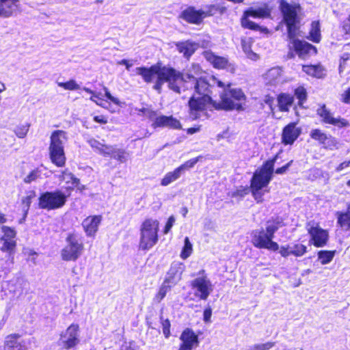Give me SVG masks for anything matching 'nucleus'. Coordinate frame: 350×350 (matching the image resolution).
Instances as JSON below:
<instances>
[{"instance_id": "7c9ffc66", "label": "nucleus", "mask_w": 350, "mask_h": 350, "mask_svg": "<svg viewBox=\"0 0 350 350\" xmlns=\"http://www.w3.org/2000/svg\"><path fill=\"white\" fill-rule=\"evenodd\" d=\"M339 72L341 76L347 77L350 79V55L345 54L341 58Z\"/></svg>"}, {"instance_id": "a211bd4d", "label": "nucleus", "mask_w": 350, "mask_h": 350, "mask_svg": "<svg viewBox=\"0 0 350 350\" xmlns=\"http://www.w3.org/2000/svg\"><path fill=\"white\" fill-rule=\"evenodd\" d=\"M250 16L258 18L256 9L250 8L244 12L243 16L241 19V23L243 27L254 31H259L265 33H267L269 32L267 28L260 27L253 21H250L249 19Z\"/></svg>"}, {"instance_id": "9b49d317", "label": "nucleus", "mask_w": 350, "mask_h": 350, "mask_svg": "<svg viewBox=\"0 0 350 350\" xmlns=\"http://www.w3.org/2000/svg\"><path fill=\"white\" fill-rule=\"evenodd\" d=\"M0 229L2 233V234H0V243H1L0 250L11 254L14 252L16 246L15 240L16 232L14 228L7 226H2Z\"/></svg>"}, {"instance_id": "473e14b6", "label": "nucleus", "mask_w": 350, "mask_h": 350, "mask_svg": "<svg viewBox=\"0 0 350 350\" xmlns=\"http://www.w3.org/2000/svg\"><path fill=\"white\" fill-rule=\"evenodd\" d=\"M302 69L306 74L314 77L321 78L324 75V69L321 66H303Z\"/></svg>"}, {"instance_id": "8fccbe9b", "label": "nucleus", "mask_w": 350, "mask_h": 350, "mask_svg": "<svg viewBox=\"0 0 350 350\" xmlns=\"http://www.w3.org/2000/svg\"><path fill=\"white\" fill-rule=\"evenodd\" d=\"M59 87L63 88L67 90H75L80 88L79 85L76 83L75 80H70L67 82H57Z\"/></svg>"}, {"instance_id": "39448f33", "label": "nucleus", "mask_w": 350, "mask_h": 350, "mask_svg": "<svg viewBox=\"0 0 350 350\" xmlns=\"http://www.w3.org/2000/svg\"><path fill=\"white\" fill-rule=\"evenodd\" d=\"M67 245L61 251V257L65 261H75L84 250L81 240L75 234H70L66 238Z\"/></svg>"}, {"instance_id": "1a4fd4ad", "label": "nucleus", "mask_w": 350, "mask_h": 350, "mask_svg": "<svg viewBox=\"0 0 350 350\" xmlns=\"http://www.w3.org/2000/svg\"><path fill=\"white\" fill-rule=\"evenodd\" d=\"M273 239L263 228L255 230L252 232V243L254 246L259 249L278 250L279 245L273 241Z\"/></svg>"}, {"instance_id": "37998d69", "label": "nucleus", "mask_w": 350, "mask_h": 350, "mask_svg": "<svg viewBox=\"0 0 350 350\" xmlns=\"http://www.w3.org/2000/svg\"><path fill=\"white\" fill-rule=\"evenodd\" d=\"M323 145L325 148L331 150H337L339 148V143L338 140L331 135H328L327 137V139L325 140Z\"/></svg>"}, {"instance_id": "49530a36", "label": "nucleus", "mask_w": 350, "mask_h": 350, "mask_svg": "<svg viewBox=\"0 0 350 350\" xmlns=\"http://www.w3.org/2000/svg\"><path fill=\"white\" fill-rule=\"evenodd\" d=\"M248 187L240 186L235 191L229 193V196L232 198H243L249 193Z\"/></svg>"}, {"instance_id": "3c124183", "label": "nucleus", "mask_w": 350, "mask_h": 350, "mask_svg": "<svg viewBox=\"0 0 350 350\" xmlns=\"http://www.w3.org/2000/svg\"><path fill=\"white\" fill-rule=\"evenodd\" d=\"M198 161V158H193L192 159L188 160L185 162L183 164L180 165L178 167V170L180 171L182 174L185 173L186 170H188L192 168Z\"/></svg>"}, {"instance_id": "f3484780", "label": "nucleus", "mask_w": 350, "mask_h": 350, "mask_svg": "<svg viewBox=\"0 0 350 350\" xmlns=\"http://www.w3.org/2000/svg\"><path fill=\"white\" fill-rule=\"evenodd\" d=\"M181 345L178 350H191L198 346V336L189 328H186L180 334Z\"/></svg>"}, {"instance_id": "4468645a", "label": "nucleus", "mask_w": 350, "mask_h": 350, "mask_svg": "<svg viewBox=\"0 0 350 350\" xmlns=\"http://www.w3.org/2000/svg\"><path fill=\"white\" fill-rule=\"evenodd\" d=\"M290 42L288 43L289 50H294L301 58H305L307 55L316 54L317 49L312 44L296 39V37L288 38Z\"/></svg>"}, {"instance_id": "09e8293b", "label": "nucleus", "mask_w": 350, "mask_h": 350, "mask_svg": "<svg viewBox=\"0 0 350 350\" xmlns=\"http://www.w3.org/2000/svg\"><path fill=\"white\" fill-rule=\"evenodd\" d=\"M327 136L328 135L319 129H313L310 133V137L313 139L319 141L322 144L327 139Z\"/></svg>"}, {"instance_id": "6e6d98bb", "label": "nucleus", "mask_w": 350, "mask_h": 350, "mask_svg": "<svg viewBox=\"0 0 350 350\" xmlns=\"http://www.w3.org/2000/svg\"><path fill=\"white\" fill-rule=\"evenodd\" d=\"M258 18H269L271 15V11L267 6H263L256 9Z\"/></svg>"}, {"instance_id": "e433bc0d", "label": "nucleus", "mask_w": 350, "mask_h": 350, "mask_svg": "<svg viewBox=\"0 0 350 350\" xmlns=\"http://www.w3.org/2000/svg\"><path fill=\"white\" fill-rule=\"evenodd\" d=\"M318 259L322 265L329 263L334 258L335 251L322 250L318 252Z\"/></svg>"}, {"instance_id": "c756f323", "label": "nucleus", "mask_w": 350, "mask_h": 350, "mask_svg": "<svg viewBox=\"0 0 350 350\" xmlns=\"http://www.w3.org/2000/svg\"><path fill=\"white\" fill-rule=\"evenodd\" d=\"M293 97L289 94H281L278 98V107L280 111H287L293 103Z\"/></svg>"}, {"instance_id": "4c0bfd02", "label": "nucleus", "mask_w": 350, "mask_h": 350, "mask_svg": "<svg viewBox=\"0 0 350 350\" xmlns=\"http://www.w3.org/2000/svg\"><path fill=\"white\" fill-rule=\"evenodd\" d=\"M310 39L314 42H319L321 40L320 26L317 21H313L311 24Z\"/></svg>"}, {"instance_id": "f704fd0d", "label": "nucleus", "mask_w": 350, "mask_h": 350, "mask_svg": "<svg viewBox=\"0 0 350 350\" xmlns=\"http://www.w3.org/2000/svg\"><path fill=\"white\" fill-rule=\"evenodd\" d=\"M6 350H27V348L17 342L14 336H9L5 340Z\"/></svg>"}, {"instance_id": "7ed1b4c3", "label": "nucleus", "mask_w": 350, "mask_h": 350, "mask_svg": "<svg viewBox=\"0 0 350 350\" xmlns=\"http://www.w3.org/2000/svg\"><path fill=\"white\" fill-rule=\"evenodd\" d=\"M159 222L158 220L148 218L145 219L139 227V249L149 250L158 242Z\"/></svg>"}, {"instance_id": "ddd939ff", "label": "nucleus", "mask_w": 350, "mask_h": 350, "mask_svg": "<svg viewBox=\"0 0 350 350\" xmlns=\"http://www.w3.org/2000/svg\"><path fill=\"white\" fill-rule=\"evenodd\" d=\"M317 114L321 118V121L325 124H329L339 128L347 127L349 122L346 119L340 116L334 117L333 113L328 109L325 105H322L317 110Z\"/></svg>"}, {"instance_id": "c9c22d12", "label": "nucleus", "mask_w": 350, "mask_h": 350, "mask_svg": "<svg viewBox=\"0 0 350 350\" xmlns=\"http://www.w3.org/2000/svg\"><path fill=\"white\" fill-rule=\"evenodd\" d=\"M226 10H227V8L222 5L213 4V5H207L206 7V10L204 11L206 13V16L207 17V16H213L216 13L222 14L225 13L226 12Z\"/></svg>"}, {"instance_id": "a878e982", "label": "nucleus", "mask_w": 350, "mask_h": 350, "mask_svg": "<svg viewBox=\"0 0 350 350\" xmlns=\"http://www.w3.org/2000/svg\"><path fill=\"white\" fill-rule=\"evenodd\" d=\"M17 0H1L0 16H10L17 10Z\"/></svg>"}, {"instance_id": "f03ea898", "label": "nucleus", "mask_w": 350, "mask_h": 350, "mask_svg": "<svg viewBox=\"0 0 350 350\" xmlns=\"http://www.w3.org/2000/svg\"><path fill=\"white\" fill-rule=\"evenodd\" d=\"M274 160L267 161L264 165L257 170L251 180V191L257 202L263 201L262 196L269 190L264 189L272 179Z\"/></svg>"}, {"instance_id": "603ef678", "label": "nucleus", "mask_w": 350, "mask_h": 350, "mask_svg": "<svg viewBox=\"0 0 350 350\" xmlns=\"http://www.w3.org/2000/svg\"><path fill=\"white\" fill-rule=\"evenodd\" d=\"M40 177V171L38 169H35L30 172L23 179L25 183H31Z\"/></svg>"}, {"instance_id": "a19ab883", "label": "nucleus", "mask_w": 350, "mask_h": 350, "mask_svg": "<svg viewBox=\"0 0 350 350\" xmlns=\"http://www.w3.org/2000/svg\"><path fill=\"white\" fill-rule=\"evenodd\" d=\"M111 157L120 163H125L128 160V153L124 150L116 147Z\"/></svg>"}, {"instance_id": "774afa93", "label": "nucleus", "mask_w": 350, "mask_h": 350, "mask_svg": "<svg viewBox=\"0 0 350 350\" xmlns=\"http://www.w3.org/2000/svg\"><path fill=\"white\" fill-rule=\"evenodd\" d=\"M94 120L95 122L101 123V124H106L107 122V120L103 116H94Z\"/></svg>"}, {"instance_id": "bf43d9fd", "label": "nucleus", "mask_w": 350, "mask_h": 350, "mask_svg": "<svg viewBox=\"0 0 350 350\" xmlns=\"http://www.w3.org/2000/svg\"><path fill=\"white\" fill-rule=\"evenodd\" d=\"M104 90H105V96L109 100H110L112 103H113L114 104H116L117 105H120V101L119 100V99L118 98L113 96L110 94L109 91L108 90V89L107 88L105 87Z\"/></svg>"}, {"instance_id": "69168bd1", "label": "nucleus", "mask_w": 350, "mask_h": 350, "mask_svg": "<svg viewBox=\"0 0 350 350\" xmlns=\"http://www.w3.org/2000/svg\"><path fill=\"white\" fill-rule=\"evenodd\" d=\"M291 163H292V161L288 163L286 165H285L281 167L278 168L275 170V173L279 174L285 173L286 172V170H288V168L289 167V166L291 165Z\"/></svg>"}, {"instance_id": "0e129e2a", "label": "nucleus", "mask_w": 350, "mask_h": 350, "mask_svg": "<svg viewBox=\"0 0 350 350\" xmlns=\"http://www.w3.org/2000/svg\"><path fill=\"white\" fill-rule=\"evenodd\" d=\"M212 314V310L210 308H206L204 311V321L205 322H209Z\"/></svg>"}, {"instance_id": "4be33fe9", "label": "nucleus", "mask_w": 350, "mask_h": 350, "mask_svg": "<svg viewBox=\"0 0 350 350\" xmlns=\"http://www.w3.org/2000/svg\"><path fill=\"white\" fill-rule=\"evenodd\" d=\"M152 126L156 127H168L171 129H180L181 124L177 119L172 116H161L157 117L152 123Z\"/></svg>"}, {"instance_id": "412c9836", "label": "nucleus", "mask_w": 350, "mask_h": 350, "mask_svg": "<svg viewBox=\"0 0 350 350\" xmlns=\"http://www.w3.org/2000/svg\"><path fill=\"white\" fill-rule=\"evenodd\" d=\"M68 134L63 130L54 131L50 137L49 148L61 149L64 148V145L68 141Z\"/></svg>"}, {"instance_id": "4d7b16f0", "label": "nucleus", "mask_w": 350, "mask_h": 350, "mask_svg": "<svg viewBox=\"0 0 350 350\" xmlns=\"http://www.w3.org/2000/svg\"><path fill=\"white\" fill-rule=\"evenodd\" d=\"M340 100L343 103L350 105V88L340 94Z\"/></svg>"}, {"instance_id": "2f4dec72", "label": "nucleus", "mask_w": 350, "mask_h": 350, "mask_svg": "<svg viewBox=\"0 0 350 350\" xmlns=\"http://www.w3.org/2000/svg\"><path fill=\"white\" fill-rule=\"evenodd\" d=\"M182 175L180 171L176 167L174 170L167 172L161 180V185L164 187L167 186L178 180Z\"/></svg>"}, {"instance_id": "2eb2a0df", "label": "nucleus", "mask_w": 350, "mask_h": 350, "mask_svg": "<svg viewBox=\"0 0 350 350\" xmlns=\"http://www.w3.org/2000/svg\"><path fill=\"white\" fill-rule=\"evenodd\" d=\"M169 276L165 280L159 288V292L155 295V301L159 303L166 295L167 293L171 289L178 281L180 280L181 272L178 273L174 267L170 269Z\"/></svg>"}, {"instance_id": "aec40b11", "label": "nucleus", "mask_w": 350, "mask_h": 350, "mask_svg": "<svg viewBox=\"0 0 350 350\" xmlns=\"http://www.w3.org/2000/svg\"><path fill=\"white\" fill-rule=\"evenodd\" d=\"M301 133V130L296 127V124L293 122L286 126L282 132V142L285 144H292Z\"/></svg>"}, {"instance_id": "5701e85b", "label": "nucleus", "mask_w": 350, "mask_h": 350, "mask_svg": "<svg viewBox=\"0 0 350 350\" xmlns=\"http://www.w3.org/2000/svg\"><path fill=\"white\" fill-rule=\"evenodd\" d=\"M203 55L204 58L216 68H226L229 65L227 58L217 56L210 51H204L203 53Z\"/></svg>"}, {"instance_id": "cd10ccee", "label": "nucleus", "mask_w": 350, "mask_h": 350, "mask_svg": "<svg viewBox=\"0 0 350 350\" xmlns=\"http://www.w3.org/2000/svg\"><path fill=\"white\" fill-rule=\"evenodd\" d=\"M253 43L254 41L251 38H243L241 39V47L243 52L249 59L256 61L258 59L259 56L252 50Z\"/></svg>"}, {"instance_id": "ea45409f", "label": "nucleus", "mask_w": 350, "mask_h": 350, "mask_svg": "<svg viewBox=\"0 0 350 350\" xmlns=\"http://www.w3.org/2000/svg\"><path fill=\"white\" fill-rule=\"evenodd\" d=\"M292 255L301 256L307 252V247L304 245L297 243L290 245Z\"/></svg>"}, {"instance_id": "6ab92c4d", "label": "nucleus", "mask_w": 350, "mask_h": 350, "mask_svg": "<svg viewBox=\"0 0 350 350\" xmlns=\"http://www.w3.org/2000/svg\"><path fill=\"white\" fill-rule=\"evenodd\" d=\"M101 221V215L89 216L85 218L82 222V226L86 235L88 237H94L98 231Z\"/></svg>"}, {"instance_id": "79ce46f5", "label": "nucleus", "mask_w": 350, "mask_h": 350, "mask_svg": "<svg viewBox=\"0 0 350 350\" xmlns=\"http://www.w3.org/2000/svg\"><path fill=\"white\" fill-rule=\"evenodd\" d=\"M59 178L61 180L64 181L66 183H72L75 185L79 183V179L76 178L71 172H69L67 170L62 172Z\"/></svg>"}, {"instance_id": "b1692460", "label": "nucleus", "mask_w": 350, "mask_h": 350, "mask_svg": "<svg viewBox=\"0 0 350 350\" xmlns=\"http://www.w3.org/2000/svg\"><path fill=\"white\" fill-rule=\"evenodd\" d=\"M175 45L178 51L183 53V56L187 59H189L198 47V44L189 40L176 42Z\"/></svg>"}, {"instance_id": "20e7f679", "label": "nucleus", "mask_w": 350, "mask_h": 350, "mask_svg": "<svg viewBox=\"0 0 350 350\" xmlns=\"http://www.w3.org/2000/svg\"><path fill=\"white\" fill-rule=\"evenodd\" d=\"M280 7L283 14L284 20L288 27V38L297 37L301 21V7L297 3H288L281 0Z\"/></svg>"}, {"instance_id": "c85d7f7f", "label": "nucleus", "mask_w": 350, "mask_h": 350, "mask_svg": "<svg viewBox=\"0 0 350 350\" xmlns=\"http://www.w3.org/2000/svg\"><path fill=\"white\" fill-rule=\"evenodd\" d=\"M282 70L278 67L269 69L264 75L266 82L271 85H275L280 81Z\"/></svg>"}, {"instance_id": "bb28decb", "label": "nucleus", "mask_w": 350, "mask_h": 350, "mask_svg": "<svg viewBox=\"0 0 350 350\" xmlns=\"http://www.w3.org/2000/svg\"><path fill=\"white\" fill-rule=\"evenodd\" d=\"M338 225L344 230H350V203L347 207L346 211H338L336 213Z\"/></svg>"}, {"instance_id": "e2e57ef3", "label": "nucleus", "mask_w": 350, "mask_h": 350, "mask_svg": "<svg viewBox=\"0 0 350 350\" xmlns=\"http://www.w3.org/2000/svg\"><path fill=\"white\" fill-rule=\"evenodd\" d=\"M349 166H350V161H344L337 166V167L336 168V172H341L343 170L347 168Z\"/></svg>"}, {"instance_id": "72a5a7b5", "label": "nucleus", "mask_w": 350, "mask_h": 350, "mask_svg": "<svg viewBox=\"0 0 350 350\" xmlns=\"http://www.w3.org/2000/svg\"><path fill=\"white\" fill-rule=\"evenodd\" d=\"M282 226L283 223L279 219L269 220L266 223L265 231L273 238L274 233Z\"/></svg>"}, {"instance_id": "58836bf2", "label": "nucleus", "mask_w": 350, "mask_h": 350, "mask_svg": "<svg viewBox=\"0 0 350 350\" xmlns=\"http://www.w3.org/2000/svg\"><path fill=\"white\" fill-rule=\"evenodd\" d=\"M226 89L230 96L234 100V102H242L245 100V96L241 89H230V88H226Z\"/></svg>"}, {"instance_id": "423d86ee", "label": "nucleus", "mask_w": 350, "mask_h": 350, "mask_svg": "<svg viewBox=\"0 0 350 350\" xmlns=\"http://www.w3.org/2000/svg\"><path fill=\"white\" fill-rule=\"evenodd\" d=\"M212 85H217V87L223 88L224 92L221 94V100L219 103L213 102V100L210 105L213 103V105L217 109H222L226 110H230L236 109L237 110H242L243 107L241 103L234 102V100L230 96L229 93L227 92L226 88H230V83H224L215 77H212Z\"/></svg>"}, {"instance_id": "052dcab7", "label": "nucleus", "mask_w": 350, "mask_h": 350, "mask_svg": "<svg viewBox=\"0 0 350 350\" xmlns=\"http://www.w3.org/2000/svg\"><path fill=\"white\" fill-rule=\"evenodd\" d=\"M280 254L282 256L286 258L291 255L290 245L287 246H282L280 250Z\"/></svg>"}, {"instance_id": "6e6552de", "label": "nucleus", "mask_w": 350, "mask_h": 350, "mask_svg": "<svg viewBox=\"0 0 350 350\" xmlns=\"http://www.w3.org/2000/svg\"><path fill=\"white\" fill-rule=\"evenodd\" d=\"M79 342V326L72 323L59 336L58 345L63 350H68L75 347Z\"/></svg>"}, {"instance_id": "680f3d73", "label": "nucleus", "mask_w": 350, "mask_h": 350, "mask_svg": "<svg viewBox=\"0 0 350 350\" xmlns=\"http://www.w3.org/2000/svg\"><path fill=\"white\" fill-rule=\"evenodd\" d=\"M175 222V218L174 216H170L167 220V222L165 226V228H164V233L165 234H167L170 230V229L172 228V227L173 226Z\"/></svg>"}, {"instance_id": "9d476101", "label": "nucleus", "mask_w": 350, "mask_h": 350, "mask_svg": "<svg viewBox=\"0 0 350 350\" xmlns=\"http://www.w3.org/2000/svg\"><path fill=\"white\" fill-rule=\"evenodd\" d=\"M204 270L200 271L199 273H202V275L194 279L191 282V286L194 290V295L196 297L206 300L212 293L213 286L207 276L204 275Z\"/></svg>"}, {"instance_id": "13d9d810", "label": "nucleus", "mask_w": 350, "mask_h": 350, "mask_svg": "<svg viewBox=\"0 0 350 350\" xmlns=\"http://www.w3.org/2000/svg\"><path fill=\"white\" fill-rule=\"evenodd\" d=\"M88 144L90 146L94 148L96 150L98 151V152L100 151V148H102L103 144H101L100 142L95 139H90L88 140Z\"/></svg>"}, {"instance_id": "f8f14e48", "label": "nucleus", "mask_w": 350, "mask_h": 350, "mask_svg": "<svg viewBox=\"0 0 350 350\" xmlns=\"http://www.w3.org/2000/svg\"><path fill=\"white\" fill-rule=\"evenodd\" d=\"M307 230L310 236V242L317 247L325 246L329 239V232L327 230L321 228L318 224L308 223Z\"/></svg>"}, {"instance_id": "f257e3e1", "label": "nucleus", "mask_w": 350, "mask_h": 350, "mask_svg": "<svg viewBox=\"0 0 350 350\" xmlns=\"http://www.w3.org/2000/svg\"><path fill=\"white\" fill-rule=\"evenodd\" d=\"M135 74L142 77L147 83H154L153 89L161 93L165 83L168 88L174 92L180 94L182 90L193 88L195 93L189 102V116L193 120L199 117L200 112L212 100L211 96V88L209 84L203 78L204 71L200 66L192 63L184 72L175 68L163 66L158 62L150 67H137L135 69Z\"/></svg>"}, {"instance_id": "393cba45", "label": "nucleus", "mask_w": 350, "mask_h": 350, "mask_svg": "<svg viewBox=\"0 0 350 350\" xmlns=\"http://www.w3.org/2000/svg\"><path fill=\"white\" fill-rule=\"evenodd\" d=\"M49 156L51 162L57 167H63L66 163L64 148L57 149L49 148Z\"/></svg>"}, {"instance_id": "338daca9", "label": "nucleus", "mask_w": 350, "mask_h": 350, "mask_svg": "<svg viewBox=\"0 0 350 350\" xmlns=\"http://www.w3.org/2000/svg\"><path fill=\"white\" fill-rule=\"evenodd\" d=\"M119 65H124L126 66V70H129L130 68L133 66L132 64L129 62V60L122 59L118 62Z\"/></svg>"}, {"instance_id": "864d4df0", "label": "nucleus", "mask_w": 350, "mask_h": 350, "mask_svg": "<svg viewBox=\"0 0 350 350\" xmlns=\"http://www.w3.org/2000/svg\"><path fill=\"white\" fill-rule=\"evenodd\" d=\"M161 321L163 333L165 338H168L170 336V322L169 319H163L162 317H161Z\"/></svg>"}, {"instance_id": "0eeeda50", "label": "nucleus", "mask_w": 350, "mask_h": 350, "mask_svg": "<svg viewBox=\"0 0 350 350\" xmlns=\"http://www.w3.org/2000/svg\"><path fill=\"white\" fill-rule=\"evenodd\" d=\"M67 196L61 191H46L39 198V206L48 211L62 207L66 202Z\"/></svg>"}, {"instance_id": "dca6fc26", "label": "nucleus", "mask_w": 350, "mask_h": 350, "mask_svg": "<svg viewBox=\"0 0 350 350\" xmlns=\"http://www.w3.org/2000/svg\"><path fill=\"white\" fill-rule=\"evenodd\" d=\"M180 17L187 23L199 25L206 16L204 10H197L194 7L190 6L181 12Z\"/></svg>"}, {"instance_id": "5fc2aeb1", "label": "nucleus", "mask_w": 350, "mask_h": 350, "mask_svg": "<svg viewBox=\"0 0 350 350\" xmlns=\"http://www.w3.org/2000/svg\"><path fill=\"white\" fill-rule=\"evenodd\" d=\"M115 146H108L105 144L102 145V148L98 152L99 154H103V156H112L113 150L115 149Z\"/></svg>"}, {"instance_id": "de8ad7c7", "label": "nucleus", "mask_w": 350, "mask_h": 350, "mask_svg": "<svg viewBox=\"0 0 350 350\" xmlns=\"http://www.w3.org/2000/svg\"><path fill=\"white\" fill-rule=\"evenodd\" d=\"M29 126V124L18 125L14 129V132L18 137L24 138L28 133Z\"/></svg>"}, {"instance_id": "c03bdc74", "label": "nucleus", "mask_w": 350, "mask_h": 350, "mask_svg": "<svg viewBox=\"0 0 350 350\" xmlns=\"http://www.w3.org/2000/svg\"><path fill=\"white\" fill-rule=\"evenodd\" d=\"M184 243L185 245L181 252L180 257L183 259H186L191 254L193 251V246L188 237L185 238Z\"/></svg>"}, {"instance_id": "a18cd8bd", "label": "nucleus", "mask_w": 350, "mask_h": 350, "mask_svg": "<svg viewBox=\"0 0 350 350\" xmlns=\"http://www.w3.org/2000/svg\"><path fill=\"white\" fill-rule=\"evenodd\" d=\"M295 95L299 100V105L300 106H301L304 102L307 99L306 90L302 86H299L295 90Z\"/></svg>"}]
</instances>
